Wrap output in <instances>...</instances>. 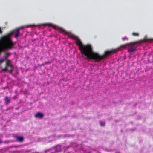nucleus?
<instances>
[{
	"label": "nucleus",
	"instance_id": "f257e3e1",
	"mask_svg": "<svg viewBox=\"0 0 153 153\" xmlns=\"http://www.w3.org/2000/svg\"><path fill=\"white\" fill-rule=\"evenodd\" d=\"M71 36L76 40V44L79 46V49L82 56L86 57L87 59L94 60L96 61L99 62L106 58L108 55L116 51L115 49L107 50L104 52L103 55H100L98 53L93 51L92 47L90 45H83L77 37L73 35H71Z\"/></svg>",
	"mask_w": 153,
	"mask_h": 153
},
{
	"label": "nucleus",
	"instance_id": "f03ea898",
	"mask_svg": "<svg viewBox=\"0 0 153 153\" xmlns=\"http://www.w3.org/2000/svg\"><path fill=\"white\" fill-rule=\"evenodd\" d=\"M10 34H8L6 35L2 36L0 39V43L2 42L4 44V45H7L8 42H12L10 40Z\"/></svg>",
	"mask_w": 153,
	"mask_h": 153
},
{
	"label": "nucleus",
	"instance_id": "7ed1b4c3",
	"mask_svg": "<svg viewBox=\"0 0 153 153\" xmlns=\"http://www.w3.org/2000/svg\"><path fill=\"white\" fill-rule=\"evenodd\" d=\"M23 28L20 27L19 28H17L11 32L10 33V36L13 34H15L14 37L16 38H17L19 34V30L20 29L22 28Z\"/></svg>",
	"mask_w": 153,
	"mask_h": 153
},
{
	"label": "nucleus",
	"instance_id": "20e7f679",
	"mask_svg": "<svg viewBox=\"0 0 153 153\" xmlns=\"http://www.w3.org/2000/svg\"><path fill=\"white\" fill-rule=\"evenodd\" d=\"M126 45H128V50L129 53H131L134 51V42L131 43L127 44Z\"/></svg>",
	"mask_w": 153,
	"mask_h": 153
},
{
	"label": "nucleus",
	"instance_id": "39448f33",
	"mask_svg": "<svg viewBox=\"0 0 153 153\" xmlns=\"http://www.w3.org/2000/svg\"><path fill=\"white\" fill-rule=\"evenodd\" d=\"M14 138L16 139V141L19 142H22L24 140V138L22 136H18L17 135L13 136Z\"/></svg>",
	"mask_w": 153,
	"mask_h": 153
},
{
	"label": "nucleus",
	"instance_id": "423d86ee",
	"mask_svg": "<svg viewBox=\"0 0 153 153\" xmlns=\"http://www.w3.org/2000/svg\"><path fill=\"white\" fill-rule=\"evenodd\" d=\"M43 114L39 112H37L34 115L35 117L40 119H42L43 118Z\"/></svg>",
	"mask_w": 153,
	"mask_h": 153
},
{
	"label": "nucleus",
	"instance_id": "0eeeda50",
	"mask_svg": "<svg viewBox=\"0 0 153 153\" xmlns=\"http://www.w3.org/2000/svg\"><path fill=\"white\" fill-rule=\"evenodd\" d=\"M9 61H6V67L8 68V67H10V69L8 70V71L9 72H12V66L10 64L9 62Z\"/></svg>",
	"mask_w": 153,
	"mask_h": 153
},
{
	"label": "nucleus",
	"instance_id": "6e6552de",
	"mask_svg": "<svg viewBox=\"0 0 153 153\" xmlns=\"http://www.w3.org/2000/svg\"><path fill=\"white\" fill-rule=\"evenodd\" d=\"M4 100L6 104L9 103L10 102V99L7 96H6L5 97Z\"/></svg>",
	"mask_w": 153,
	"mask_h": 153
},
{
	"label": "nucleus",
	"instance_id": "1a4fd4ad",
	"mask_svg": "<svg viewBox=\"0 0 153 153\" xmlns=\"http://www.w3.org/2000/svg\"><path fill=\"white\" fill-rule=\"evenodd\" d=\"M10 53H7L5 56L4 59L6 61H9V60L7 59L8 57L10 56Z\"/></svg>",
	"mask_w": 153,
	"mask_h": 153
},
{
	"label": "nucleus",
	"instance_id": "9d476101",
	"mask_svg": "<svg viewBox=\"0 0 153 153\" xmlns=\"http://www.w3.org/2000/svg\"><path fill=\"white\" fill-rule=\"evenodd\" d=\"M58 30H59L60 32L64 33H65V30L62 28H59L58 29Z\"/></svg>",
	"mask_w": 153,
	"mask_h": 153
},
{
	"label": "nucleus",
	"instance_id": "9b49d317",
	"mask_svg": "<svg viewBox=\"0 0 153 153\" xmlns=\"http://www.w3.org/2000/svg\"><path fill=\"white\" fill-rule=\"evenodd\" d=\"M102 126H104L105 125V123L104 122L100 121L99 123Z\"/></svg>",
	"mask_w": 153,
	"mask_h": 153
},
{
	"label": "nucleus",
	"instance_id": "f8f14e48",
	"mask_svg": "<svg viewBox=\"0 0 153 153\" xmlns=\"http://www.w3.org/2000/svg\"><path fill=\"white\" fill-rule=\"evenodd\" d=\"M7 67H5V68H4L2 69V71H7V70L8 71V70H7Z\"/></svg>",
	"mask_w": 153,
	"mask_h": 153
},
{
	"label": "nucleus",
	"instance_id": "ddd939ff",
	"mask_svg": "<svg viewBox=\"0 0 153 153\" xmlns=\"http://www.w3.org/2000/svg\"><path fill=\"white\" fill-rule=\"evenodd\" d=\"M4 60H5L4 59H1L0 60V64H1Z\"/></svg>",
	"mask_w": 153,
	"mask_h": 153
},
{
	"label": "nucleus",
	"instance_id": "4468645a",
	"mask_svg": "<svg viewBox=\"0 0 153 153\" xmlns=\"http://www.w3.org/2000/svg\"><path fill=\"white\" fill-rule=\"evenodd\" d=\"M146 41L145 39L142 40L140 41V43H142L145 42Z\"/></svg>",
	"mask_w": 153,
	"mask_h": 153
},
{
	"label": "nucleus",
	"instance_id": "2eb2a0df",
	"mask_svg": "<svg viewBox=\"0 0 153 153\" xmlns=\"http://www.w3.org/2000/svg\"><path fill=\"white\" fill-rule=\"evenodd\" d=\"M139 36V34L137 33H134V36Z\"/></svg>",
	"mask_w": 153,
	"mask_h": 153
},
{
	"label": "nucleus",
	"instance_id": "dca6fc26",
	"mask_svg": "<svg viewBox=\"0 0 153 153\" xmlns=\"http://www.w3.org/2000/svg\"><path fill=\"white\" fill-rule=\"evenodd\" d=\"M2 33V31L1 29V28H0V33L1 34Z\"/></svg>",
	"mask_w": 153,
	"mask_h": 153
},
{
	"label": "nucleus",
	"instance_id": "f3484780",
	"mask_svg": "<svg viewBox=\"0 0 153 153\" xmlns=\"http://www.w3.org/2000/svg\"><path fill=\"white\" fill-rule=\"evenodd\" d=\"M132 34L134 36V32H133L132 33Z\"/></svg>",
	"mask_w": 153,
	"mask_h": 153
},
{
	"label": "nucleus",
	"instance_id": "a211bd4d",
	"mask_svg": "<svg viewBox=\"0 0 153 153\" xmlns=\"http://www.w3.org/2000/svg\"><path fill=\"white\" fill-rule=\"evenodd\" d=\"M137 43V42H134V44H135V43Z\"/></svg>",
	"mask_w": 153,
	"mask_h": 153
},
{
	"label": "nucleus",
	"instance_id": "6ab92c4d",
	"mask_svg": "<svg viewBox=\"0 0 153 153\" xmlns=\"http://www.w3.org/2000/svg\"><path fill=\"white\" fill-rule=\"evenodd\" d=\"M124 39H124V38H123V40H124Z\"/></svg>",
	"mask_w": 153,
	"mask_h": 153
}]
</instances>
